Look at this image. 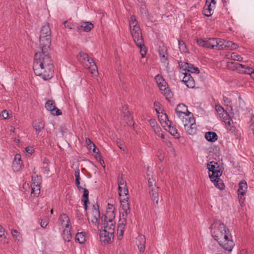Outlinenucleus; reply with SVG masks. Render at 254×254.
Returning a JSON list of instances; mask_svg holds the SVG:
<instances>
[{
    "label": "nucleus",
    "instance_id": "0eeeda50",
    "mask_svg": "<svg viewBox=\"0 0 254 254\" xmlns=\"http://www.w3.org/2000/svg\"><path fill=\"white\" fill-rule=\"evenodd\" d=\"M183 125L186 131L189 134L193 135L196 133L197 131L195 121L194 118H190L188 119L187 118L183 119Z\"/></svg>",
    "mask_w": 254,
    "mask_h": 254
},
{
    "label": "nucleus",
    "instance_id": "bf43d9fd",
    "mask_svg": "<svg viewBox=\"0 0 254 254\" xmlns=\"http://www.w3.org/2000/svg\"><path fill=\"white\" fill-rule=\"evenodd\" d=\"M75 180H77V181L80 180V178L79 172L78 171L75 172Z\"/></svg>",
    "mask_w": 254,
    "mask_h": 254
},
{
    "label": "nucleus",
    "instance_id": "bb28decb",
    "mask_svg": "<svg viewBox=\"0 0 254 254\" xmlns=\"http://www.w3.org/2000/svg\"><path fill=\"white\" fill-rule=\"evenodd\" d=\"M75 241L82 244L86 241V233L85 232H77L75 236Z\"/></svg>",
    "mask_w": 254,
    "mask_h": 254
},
{
    "label": "nucleus",
    "instance_id": "e2e57ef3",
    "mask_svg": "<svg viewBox=\"0 0 254 254\" xmlns=\"http://www.w3.org/2000/svg\"><path fill=\"white\" fill-rule=\"evenodd\" d=\"M93 147V152L95 153H97L98 154L99 152V149L96 148L95 145H94V146H92Z\"/></svg>",
    "mask_w": 254,
    "mask_h": 254
},
{
    "label": "nucleus",
    "instance_id": "6e6552de",
    "mask_svg": "<svg viewBox=\"0 0 254 254\" xmlns=\"http://www.w3.org/2000/svg\"><path fill=\"white\" fill-rule=\"evenodd\" d=\"M179 77L182 78V81L188 88H193L195 87V81L190 73L180 71Z\"/></svg>",
    "mask_w": 254,
    "mask_h": 254
},
{
    "label": "nucleus",
    "instance_id": "9d476101",
    "mask_svg": "<svg viewBox=\"0 0 254 254\" xmlns=\"http://www.w3.org/2000/svg\"><path fill=\"white\" fill-rule=\"evenodd\" d=\"M179 66L180 67V72H186L190 74L199 73V69L198 68L194 67L192 64H189L184 62H179Z\"/></svg>",
    "mask_w": 254,
    "mask_h": 254
},
{
    "label": "nucleus",
    "instance_id": "0e129e2a",
    "mask_svg": "<svg viewBox=\"0 0 254 254\" xmlns=\"http://www.w3.org/2000/svg\"><path fill=\"white\" fill-rule=\"evenodd\" d=\"M124 189H120V190H119V194L120 196H122V195H125V193L123 192H124Z\"/></svg>",
    "mask_w": 254,
    "mask_h": 254
},
{
    "label": "nucleus",
    "instance_id": "f8f14e48",
    "mask_svg": "<svg viewBox=\"0 0 254 254\" xmlns=\"http://www.w3.org/2000/svg\"><path fill=\"white\" fill-rule=\"evenodd\" d=\"M37 181L34 182L31 185V196L32 197H38L40 192V184L41 182V178L40 177L37 176Z\"/></svg>",
    "mask_w": 254,
    "mask_h": 254
},
{
    "label": "nucleus",
    "instance_id": "72a5a7b5",
    "mask_svg": "<svg viewBox=\"0 0 254 254\" xmlns=\"http://www.w3.org/2000/svg\"><path fill=\"white\" fill-rule=\"evenodd\" d=\"M162 91L164 92L163 94L166 97V99L170 100L172 97V93L171 91L169 89L168 86H166L165 89H162Z\"/></svg>",
    "mask_w": 254,
    "mask_h": 254
},
{
    "label": "nucleus",
    "instance_id": "7c9ffc66",
    "mask_svg": "<svg viewBox=\"0 0 254 254\" xmlns=\"http://www.w3.org/2000/svg\"><path fill=\"white\" fill-rule=\"evenodd\" d=\"M63 238L64 241L69 242L72 238V235L70 232V229L65 228L63 231Z\"/></svg>",
    "mask_w": 254,
    "mask_h": 254
},
{
    "label": "nucleus",
    "instance_id": "5701e85b",
    "mask_svg": "<svg viewBox=\"0 0 254 254\" xmlns=\"http://www.w3.org/2000/svg\"><path fill=\"white\" fill-rule=\"evenodd\" d=\"M205 138L207 141L214 142L217 140L218 136L214 132L208 131L205 133Z\"/></svg>",
    "mask_w": 254,
    "mask_h": 254
},
{
    "label": "nucleus",
    "instance_id": "a19ab883",
    "mask_svg": "<svg viewBox=\"0 0 254 254\" xmlns=\"http://www.w3.org/2000/svg\"><path fill=\"white\" fill-rule=\"evenodd\" d=\"M215 110L218 113L219 116H221L222 113H224L225 111L224 108L220 105H215Z\"/></svg>",
    "mask_w": 254,
    "mask_h": 254
},
{
    "label": "nucleus",
    "instance_id": "6ab92c4d",
    "mask_svg": "<svg viewBox=\"0 0 254 254\" xmlns=\"http://www.w3.org/2000/svg\"><path fill=\"white\" fill-rule=\"evenodd\" d=\"M155 79L160 90H162V89H166L168 84L161 75L159 74L156 75Z\"/></svg>",
    "mask_w": 254,
    "mask_h": 254
},
{
    "label": "nucleus",
    "instance_id": "412c9836",
    "mask_svg": "<svg viewBox=\"0 0 254 254\" xmlns=\"http://www.w3.org/2000/svg\"><path fill=\"white\" fill-rule=\"evenodd\" d=\"M22 164L20 155L19 154L16 155L12 164V168L14 171H18L21 167Z\"/></svg>",
    "mask_w": 254,
    "mask_h": 254
},
{
    "label": "nucleus",
    "instance_id": "aec40b11",
    "mask_svg": "<svg viewBox=\"0 0 254 254\" xmlns=\"http://www.w3.org/2000/svg\"><path fill=\"white\" fill-rule=\"evenodd\" d=\"M33 127L35 129L37 134L44 129L45 127L44 122L40 120H37L33 122Z\"/></svg>",
    "mask_w": 254,
    "mask_h": 254
},
{
    "label": "nucleus",
    "instance_id": "dca6fc26",
    "mask_svg": "<svg viewBox=\"0 0 254 254\" xmlns=\"http://www.w3.org/2000/svg\"><path fill=\"white\" fill-rule=\"evenodd\" d=\"M176 113L179 118L182 121L183 119L185 120V115L186 111H187V107L184 104H179L177 105L176 109Z\"/></svg>",
    "mask_w": 254,
    "mask_h": 254
},
{
    "label": "nucleus",
    "instance_id": "58836bf2",
    "mask_svg": "<svg viewBox=\"0 0 254 254\" xmlns=\"http://www.w3.org/2000/svg\"><path fill=\"white\" fill-rule=\"evenodd\" d=\"M0 241L3 242V243H7L8 242L6 240V236L5 235V231L3 228L0 231Z\"/></svg>",
    "mask_w": 254,
    "mask_h": 254
},
{
    "label": "nucleus",
    "instance_id": "4c0bfd02",
    "mask_svg": "<svg viewBox=\"0 0 254 254\" xmlns=\"http://www.w3.org/2000/svg\"><path fill=\"white\" fill-rule=\"evenodd\" d=\"M48 224L49 219L47 217L45 216L43 219H41L40 225L42 228H45Z\"/></svg>",
    "mask_w": 254,
    "mask_h": 254
},
{
    "label": "nucleus",
    "instance_id": "ddd939ff",
    "mask_svg": "<svg viewBox=\"0 0 254 254\" xmlns=\"http://www.w3.org/2000/svg\"><path fill=\"white\" fill-rule=\"evenodd\" d=\"M45 107L54 115L60 116L62 114L61 110L56 107L55 102L53 100H48L45 104Z\"/></svg>",
    "mask_w": 254,
    "mask_h": 254
},
{
    "label": "nucleus",
    "instance_id": "774afa93",
    "mask_svg": "<svg viewBox=\"0 0 254 254\" xmlns=\"http://www.w3.org/2000/svg\"><path fill=\"white\" fill-rule=\"evenodd\" d=\"M231 120L229 119V120L225 121V123L226 125H228L229 126H231Z\"/></svg>",
    "mask_w": 254,
    "mask_h": 254
},
{
    "label": "nucleus",
    "instance_id": "69168bd1",
    "mask_svg": "<svg viewBox=\"0 0 254 254\" xmlns=\"http://www.w3.org/2000/svg\"><path fill=\"white\" fill-rule=\"evenodd\" d=\"M208 3L211 4L212 7V6L214 7L215 4H216V1H215V0H211L210 2H208Z\"/></svg>",
    "mask_w": 254,
    "mask_h": 254
},
{
    "label": "nucleus",
    "instance_id": "9b49d317",
    "mask_svg": "<svg viewBox=\"0 0 254 254\" xmlns=\"http://www.w3.org/2000/svg\"><path fill=\"white\" fill-rule=\"evenodd\" d=\"M198 45L205 48L216 49V38H209L207 40L198 39Z\"/></svg>",
    "mask_w": 254,
    "mask_h": 254
},
{
    "label": "nucleus",
    "instance_id": "5fc2aeb1",
    "mask_svg": "<svg viewBox=\"0 0 254 254\" xmlns=\"http://www.w3.org/2000/svg\"><path fill=\"white\" fill-rule=\"evenodd\" d=\"M0 116L3 119H7L9 117V114H8V112L6 110H3L0 114Z\"/></svg>",
    "mask_w": 254,
    "mask_h": 254
},
{
    "label": "nucleus",
    "instance_id": "6e6d98bb",
    "mask_svg": "<svg viewBox=\"0 0 254 254\" xmlns=\"http://www.w3.org/2000/svg\"><path fill=\"white\" fill-rule=\"evenodd\" d=\"M185 118H187L188 119H190V118H193V114L187 109V111L185 112Z\"/></svg>",
    "mask_w": 254,
    "mask_h": 254
},
{
    "label": "nucleus",
    "instance_id": "473e14b6",
    "mask_svg": "<svg viewBox=\"0 0 254 254\" xmlns=\"http://www.w3.org/2000/svg\"><path fill=\"white\" fill-rule=\"evenodd\" d=\"M93 24L90 22H84L82 23L81 27L85 32H89L93 28Z\"/></svg>",
    "mask_w": 254,
    "mask_h": 254
},
{
    "label": "nucleus",
    "instance_id": "680f3d73",
    "mask_svg": "<svg viewBox=\"0 0 254 254\" xmlns=\"http://www.w3.org/2000/svg\"><path fill=\"white\" fill-rule=\"evenodd\" d=\"M223 100L227 106H228V103H229V99L225 96H223Z\"/></svg>",
    "mask_w": 254,
    "mask_h": 254
},
{
    "label": "nucleus",
    "instance_id": "20e7f679",
    "mask_svg": "<svg viewBox=\"0 0 254 254\" xmlns=\"http://www.w3.org/2000/svg\"><path fill=\"white\" fill-rule=\"evenodd\" d=\"M129 26L131 35L136 45L140 49V53L142 58L146 54V50L144 44L142 32L139 26L137 24L135 15H132L129 20Z\"/></svg>",
    "mask_w": 254,
    "mask_h": 254
},
{
    "label": "nucleus",
    "instance_id": "338daca9",
    "mask_svg": "<svg viewBox=\"0 0 254 254\" xmlns=\"http://www.w3.org/2000/svg\"><path fill=\"white\" fill-rule=\"evenodd\" d=\"M37 175H36L35 176L32 177V183H34V182H36L37 181Z\"/></svg>",
    "mask_w": 254,
    "mask_h": 254
},
{
    "label": "nucleus",
    "instance_id": "c756f323",
    "mask_svg": "<svg viewBox=\"0 0 254 254\" xmlns=\"http://www.w3.org/2000/svg\"><path fill=\"white\" fill-rule=\"evenodd\" d=\"M211 181L213 182L215 186L220 190H222L224 189V185L222 182V181L220 179V177H218V179L216 178H214L213 179H210Z\"/></svg>",
    "mask_w": 254,
    "mask_h": 254
},
{
    "label": "nucleus",
    "instance_id": "c9c22d12",
    "mask_svg": "<svg viewBox=\"0 0 254 254\" xmlns=\"http://www.w3.org/2000/svg\"><path fill=\"white\" fill-rule=\"evenodd\" d=\"M179 48L181 53H188L186 45L185 42L182 40H179Z\"/></svg>",
    "mask_w": 254,
    "mask_h": 254
},
{
    "label": "nucleus",
    "instance_id": "423d86ee",
    "mask_svg": "<svg viewBox=\"0 0 254 254\" xmlns=\"http://www.w3.org/2000/svg\"><path fill=\"white\" fill-rule=\"evenodd\" d=\"M207 169L209 171V177L210 179H213L220 177L222 174V170L219 164L215 162L211 161L207 164Z\"/></svg>",
    "mask_w": 254,
    "mask_h": 254
},
{
    "label": "nucleus",
    "instance_id": "393cba45",
    "mask_svg": "<svg viewBox=\"0 0 254 254\" xmlns=\"http://www.w3.org/2000/svg\"><path fill=\"white\" fill-rule=\"evenodd\" d=\"M86 63L88 64V67H86L91 69L92 73L97 71V67L95 62L89 56L88 57V59H87Z\"/></svg>",
    "mask_w": 254,
    "mask_h": 254
},
{
    "label": "nucleus",
    "instance_id": "603ef678",
    "mask_svg": "<svg viewBox=\"0 0 254 254\" xmlns=\"http://www.w3.org/2000/svg\"><path fill=\"white\" fill-rule=\"evenodd\" d=\"M148 186H149V189L151 188L154 187V185H156V183L155 182V180H153V178H149L148 180Z\"/></svg>",
    "mask_w": 254,
    "mask_h": 254
},
{
    "label": "nucleus",
    "instance_id": "2eb2a0df",
    "mask_svg": "<svg viewBox=\"0 0 254 254\" xmlns=\"http://www.w3.org/2000/svg\"><path fill=\"white\" fill-rule=\"evenodd\" d=\"M163 117L165 118V125L168 126L169 127V131L170 133L175 137L178 138L179 137V134L178 133V130L176 128V127L174 126H171V122L168 120V117L166 114L163 115Z\"/></svg>",
    "mask_w": 254,
    "mask_h": 254
},
{
    "label": "nucleus",
    "instance_id": "4d7b16f0",
    "mask_svg": "<svg viewBox=\"0 0 254 254\" xmlns=\"http://www.w3.org/2000/svg\"><path fill=\"white\" fill-rule=\"evenodd\" d=\"M25 151L29 154H32L34 151V149L32 147L28 146L25 148Z\"/></svg>",
    "mask_w": 254,
    "mask_h": 254
},
{
    "label": "nucleus",
    "instance_id": "2f4dec72",
    "mask_svg": "<svg viewBox=\"0 0 254 254\" xmlns=\"http://www.w3.org/2000/svg\"><path fill=\"white\" fill-rule=\"evenodd\" d=\"M226 40L216 38V50H224Z\"/></svg>",
    "mask_w": 254,
    "mask_h": 254
},
{
    "label": "nucleus",
    "instance_id": "8fccbe9b",
    "mask_svg": "<svg viewBox=\"0 0 254 254\" xmlns=\"http://www.w3.org/2000/svg\"><path fill=\"white\" fill-rule=\"evenodd\" d=\"M120 189H124V193H125V196H127L128 194V190L127 187V184L126 183H124L123 185H121V186L119 187V190H120Z\"/></svg>",
    "mask_w": 254,
    "mask_h": 254
},
{
    "label": "nucleus",
    "instance_id": "a878e982",
    "mask_svg": "<svg viewBox=\"0 0 254 254\" xmlns=\"http://www.w3.org/2000/svg\"><path fill=\"white\" fill-rule=\"evenodd\" d=\"M213 9L212 8L211 4L208 3V1L206 0L205 4L203 7V14L206 16H210L212 14Z\"/></svg>",
    "mask_w": 254,
    "mask_h": 254
},
{
    "label": "nucleus",
    "instance_id": "37998d69",
    "mask_svg": "<svg viewBox=\"0 0 254 254\" xmlns=\"http://www.w3.org/2000/svg\"><path fill=\"white\" fill-rule=\"evenodd\" d=\"M220 118L223 119L224 122L230 119L228 113L226 111L224 113H222Z\"/></svg>",
    "mask_w": 254,
    "mask_h": 254
},
{
    "label": "nucleus",
    "instance_id": "79ce46f5",
    "mask_svg": "<svg viewBox=\"0 0 254 254\" xmlns=\"http://www.w3.org/2000/svg\"><path fill=\"white\" fill-rule=\"evenodd\" d=\"M11 234H12V235L13 236V237L14 238H15L17 240H18V241L20 240V237L19 236L20 234L16 230H15V229L12 230Z\"/></svg>",
    "mask_w": 254,
    "mask_h": 254
},
{
    "label": "nucleus",
    "instance_id": "b1692460",
    "mask_svg": "<svg viewBox=\"0 0 254 254\" xmlns=\"http://www.w3.org/2000/svg\"><path fill=\"white\" fill-rule=\"evenodd\" d=\"M247 190V182L242 180L239 183V189L238 190V193L242 195H244L246 194V190Z\"/></svg>",
    "mask_w": 254,
    "mask_h": 254
},
{
    "label": "nucleus",
    "instance_id": "4be33fe9",
    "mask_svg": "<svg viewBox=\"0 0 254 254\" xmlns=\"http://www.w3.org/2000/svg\"><path fill=\"white\" fill-rule=\"evenodd\" d=\"M88 55L83 52H80L77 56V58L79 62L81 63L85 67H88V64L86 63Z\"/></svg>",
    "mask_w": 254,
    "mask_h": 254
},
{
    "label": "nucleus",
    "instance_id": "864d4df0",
    "mask_svg": "<svg viewBox=\"0 0 254 254\" xmlns=\"http://www.w3.org/2000/svg\"><path fill=\"white\" fill-rule=\"evenodd\" d=\"M85 142L88 147L90 149H91L92 146H94L95 144L91 141V140L89 138H86Z\"/></svg>",
    "mask_w": 254,
    "mask_h": 254
},
{
    "label": "nucleus",
    "instance_id": "cd10ccee",
    "mask_svg": "<svg viewBox=\"0 0 254 254\" xmlns=\"http://www.w3.org/2000/svg\"><path fill=\"white\" fill-rule=\"evenodd\" d=\"M224 50H234L238 48V45L231 41L226 40Z\"/></svg>",
    "mask_w": 254,
    "mask_h": 254
},
{
    "label": "nucleus",
    "instance_id": "de8ad7c7",
    "mask_svg": "<svg viewBox=\"0 0 254 254\" xmlns=\"http://www.w3.org/2000/svg\"><path fill=\"white\" fill-rule=\"evenodd\" d=\"M140 10L141 13H144L145 15L148 14V11L144 3L141 4L140 6Z\"/></svg>",
    "mask_w": 254,
    "mask_h": 254
},
{
    "label": "nucleus",
    "instance_id": "052dcab7",
    "mask_svg": "<svg viewBox=\"0 0 254 254\" xmlns=\"http://www.w3.org/2000/svg\"><path fill=\"white\" fill-rule=\"evenodd\" d=\"M82 201L83 202L84 204V209L85 211H86L87 210V208H88V206H87V203L89 202V200H82Z\"/></svg>",
    "mask_w": 254,
    "mask_h": 254
},
{
    "label": "nucleus",
    "instance_id": "c03bdc74",
    "mask_svg": "<svg viewBox=\"0 0 254 254\" xmlns=\"http://www.w3.org/2000/svg\"><path fill=\"white\" fill-rule=\"evenodd\" d=\"M240 71L244 73L250 75L252 72L254 71V69L247 65L245 70H241Z\"/></svg>",
    "mask_w": 254,
    "mask_h": 254
},
{
    "label": "nucleus",
    "instance_id": "49530a36",
    "mask_svg": "<svg viewBox=\"0 0 254 254\" xmlns=\"http://www.w3.org/2000/svg\"><path fill=\"white\" fill-rule=\"evenodd\" d=\"M235 64V66L236 69L241 70L240 68H242V70H245L246 67L247 66V65L243 64H239L238 63H234Z\"/></svg>",
    "mask_w": 254,
    "mask_h": 254
},
{
    "label": "nucleus",
    "instance_id": "a211bd4d",
    "mask_svg": "<svg viewBox=\"0 0 254 254\" xmlns=\"http://www.w3.org/2000/svg\"><path fill=\"white\" fill-rule=\"evenodd\" d=\"M69 219L68 217L65 214H62L59 218V224L62 227H65L68 228L69 227Z\"/></svg>",
    "mask_w": 254,
    "mask_h": 254
},
{
    "label": "nucleus",
    "instance_id": "f03ea898",
    "mask_svg": "<svg viewBox=\"0 0 254 254\" xmlns=\"http://www.w3.org/2000/svg\"><path fill=\"white\" fill-rule=\"evenodd\" d=\"M212 236L219 245L225 251L231 252L235 246L228 228L220 221L215 222L212 226Z\"/></svg>",
    "mask_w": 254,
    "mask_h": 254
},
{
    "label": "nucleus",
    "instance_id": "39448f33",
    "mask_svg": "<svg viewBox=\"0 0 254 254\" xmlns=\"http://www.w3.org/2000/svg\"><path fill=\"white\" fill-rule=\"evenodd\" d=\"M128 197L127 196L123 200H121V203L123 205L124 213L122 215L123 218H120L117 227V234L118 239L119 240H121L122 238V236L124 232L125 226L127 222V220L126 217H125V216H126L129 212V206L128 202Z\"/></svg>",
    "mask_w": 254,
    "mask_h": 254
},
{
    "label": "nucleus",
    "instance_id": "c85d7f7f",
    "mask_svg": "<svg viewBox=\"0 0 254 254\" xmlns=\"http://www.w3.org/2000/svg\"><path fill=\"white\" fill-rule=\"evenodd\" d=\"M158 52L161 60L163 62H165L167 60V50L164 47H159Z\"/></svg>",
    "mask_w": 254,
    "mask_h": 254
},
{
    "label": "nucleus",
    "instance_id": "13d9d810",
    "mask_svg": "<svg viewBox=\"0 0 254 254\" xmlns=\"http://www.w3.org/2000/svg\"><path fill=\"white\" fill-rule=\"evenodd\" d=\"M64 24L65 27L68 28L70 29H72V24L68 23L67 21H65L64 23Z\"/></svg>",
    "mask_w": 254,
    "mask_h": 254
},
{
    "label": "nucleus",
    "instance_id": "f704fd0d",
    "mask_svg": "<svg viewBox=\"0 0 254 254\" xmlns=\"http://www.w3.org/2000/svg\"><path fill=\"white\" fill-rule=\"evenodd\" d=\"M153 127L154 131L156 133V134H157V135L159 137H160L161 138L165 139L164 135L161 127L157 126H154Z\"/></svg>",
    "mask_w": 254,
    "mask_h": 254
},
{
    "label": "nucleus",
    "instance_id": "4468645a",
    "mask_svg": "<svg viewBox=\"0 0 254 254\" xmlns=\"http://www.w3.org/2000/svg\"><path fill=\"white\" fill-rule=\"evenodd\" d=\"M91 214L93 217V219L91 220L92 223L94 224L95 225H98L100 217V211L98 205H96L94 204L92 205Z\"/></svg>",
    "mask_w": 254,
    "mask_h": 254
},
{
    "label": "nucleus",
    "instance_id": "1a4fd4ad",
    "mask_svg": "<svg viewBox=\"0 0 254 254\" xmlns=\"http://www.w3.org/2000/svg\"><path fill=\"white\" fill-rule=\"evenodd\" d=\"M159 191V188L156 185H154V187L149 189V195L151 200L153 201V204L155 207L158 206L159 200L160 199L161 201L162 198L161 196L160 197Z\"/></svg>",
    "mask_w": 254,
    "mask_h": 254
},
{
    "label": "nucleus",
    "instance_id": "f257e3e1",
    "mask_svg": "<svg viewBox=\"0 0 254 254\" xmlns=\"http://www.w3.org/2000/svg\"><path fill=\"white\" fill-rule=\"evenodd\" d=\"M51 33L49 24L42 27L39 37L41 52L35 53L33 65L35 75L45 80L50 79L54 72L53 61L48 54L51 43Z\"/></svg>",
    "mask_w": 254,
    "mask_h": 254
},
{
    "label": "nucleus",
    "instance_id": "a18cd8bd",
    "mask_svg": "<svg viewBox=\"0 0 254 254\" xmlns=\"http://www.w3.org/2000/svg\"><path fill=\"white\" fill-rule=\"evenodd\" d=\"M89 191L86 189H83V194L82 197V200H89L88 199Z\"/></svg>",
    "mask_w": 254,
    "mask_h": 254
},
{
    "label": "nucleus",
    "instance_id": "f3484780",
    "mask_svg": "<svg viewBox=\"0 0 254 254\" xmlns=\"http://www.w3.org/2000/svg\"><path fill=\"white\" fill-rule=\"evenodd\" d=\"M146 239L144 235H139L136 238V245L140 252H144L145 249Z\"/></svg>",
    "mask_w": 254,
    "mask_h": 254
},
{
    "label": "nucleus",
    "instance_id": "09e8293b",
    "mask_svg": "<svg viewBox=\"0 0 254 254\" xmlns=\"http://www.w3.org/2000/svg\"><path fill=\"white\" fill-rule=\"evenodd\" d=\"M126 182L124 180L123 178V174L119 175L118 179V186H121V185H123L124 183H126Z\"/></svg>",
    "mask_w": 254,
    "mask_h": 254
},
{
    "label": "nucleus",
    "instance_id": "ea45409f",
    "mask_svg": "<svg viewBox=\"0 0 254 254\" xmlns=\"http://www.w3.org/2000/svg\"><path fill=\"white\" fill-rule=\"evenodd\" d=\"M164 142L165 143V145L170 149V151L174 152L175 151V149L173 147V144L170 141L167 139H165L164 140Z\"/></svg>",
    "mask_w": 254,
    "mask_h": 254
},
{
    "label": "nucleus",
    "instance_id": "7ed1b4c3",
    "mask_svg": "<svg viewBox=\"0 0 254 254\" xmlns=\"http://www.w3.org/2000/svg\"><path fill=\"white\" fill-rule=\"evenodd\" d=\"M115 215L113 210H108L104 219V230L100 231V238L104 245L111 243L115 232Z\"/></svg>",
    "mask_w": 254,
    "mask_h": 254
},
{
    "label": "nucleus",
    "instance_id": "3c124183",
    "mask_svg": "<svg viewBox=\"0 0 254 254\" xmlns=\"http://www.w3.org/2000/svg\"><path fill=\"white\" fill-rule=\"evenodd\" d=\"M117 144L118 146V147L123 151H125L126 150V147L123 145V144L120 140H117Z\"/></svg>",
    "mask_w": 254,
    "mask_h": 254
},
{
    "label": "nucleus",
    "instance_id": "e433bc0d",
    "mask_svg": "<svg viewBox=\"0 0 254 254\" xmlns=\"http://www.w3.org/2000/svg\"><path fill=\"white\" fill-rule=\"evenodd\" d=\"M230 58L232 60H234V61H242V60H243V58L242 57L237 54L236 53H232L231 55V56H230Z\"/></svg>",
    "mask_w": 254,
    "mask_h": 254
}]
</instances>
